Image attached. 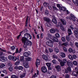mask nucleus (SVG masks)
Here are the masks:
<instances>
[{"label": "nucleus", "instance_id": "nucleus-1", "mask_svg": "<svg viewBox=\"0 0 78 78\" xmlns=\"http://www.w3.org/2000/svg\"><path fill=\"white\" fill-rule=\"evenodd\" d=\"M53 42H54V41L49 40V41L46 42V44L47 45L51 47H53Z\"/></svg>", "mask_w": 78, "mask_h": 78}, {"label": "nucleus", "instance_id": "nucleus-2", "mask_svg": "<svg viewBox=\"0 0 78 78\" xmlns=\"http://www.w3.org/2000/svg\"><path fill=\"white\" fill-rule=\"evenodd\" d=\"M22 41L23 43L24 44L23 45V47H24V48H27V44L25 43V42H26V41H27V38L25 37H22Z\"/></svg>", "mask_w": 78, "mask_h": 78}, {"label": "nucleus", "instance_id": "nucleus-3", "mask_svg": "<svg viewBox=\"0 0 78 78\" xmlns=\"http://www.w3.org/2000/svg\"><path fill=\"white\" fill-rule=\"evenodd\" d=\"M58 25L60 27V28L62 31H66V29H64V27L62 23L61 22H58Z\"/></svg>", "mask_w": 78, "mask_h": 78}, {"label": "nucleus", "instance_id": "nucleus-4", "mask_svg": "<svg viewBox=\"0 0 78 78\" xmlns=\"http://www.w3.org/2000/svg\"><path fill=\"white\" fill-rule=\"evenodd\" d=\"M66 62H67V59H64L63 60V62L62 61L60 62V65L61 66H62V67L64 66V64H65Z\"/></svg>", "mask_w": 78, "mask_h": 78}, {"label": "nucleus", "instance_id": "nucleus-5", "mask_svg": "<svg viewBox=\"0 0 78 78\" xmlns=\"http://www.w3.org/2000/svg\"><path fill=\"white\" fill-rule=\"evenodd\" d=\"M52 37H53V36H52V35H50V34H47V37L46 38V39L47 40H50V39H52Z\"/></svg>", "mask_w": 78, "mask_h": 78}, {"label": "nucleus", "instance_id": "nucleus-6", "mask_svg": "<svg viewBox=\"0 0 78 78\" xmlns=\"http://www.w3.org/2000/svg\"><path fill=\"white\" fill-rule=\"evenodd\" d=\"M41 71H42V72H43V73H46V72H47V68H46V67L44 66L42 67Z\"/></svg>", "mask_w": 78, "mask_h": 78}, {"label": "nucleus", "instance_id": "nucleus-7", "mask_svg": "<svg viewBox=\"0 0 78 78\" xmlns=\"http://www.w3.org/2000/svg\"><path fill=\"white\" fill-rule=\"evenodd\" d=\"M52 41L53 42H59V41H58V38H56V37H55L54 36H52Z\"/></svg>", "mask_w": 78, "mask_h": 78}, {"label": "nucleus", "instance_id": "nucleus-8", "mask_svg": "<svg viewBox=\"0 0 78 78\" xmlns=\"http://www.w3.org/2000/svg\"><path fill=\"white\" fill-rule=\"evenodd\" d=\"M67 63L69 67L70 68H71V67H72V66H73V65L72 64V63L70 62V61H67Z\"/></svg>", "mask_w": 78, "mask_h": 78}, {"label": "nucleus", "instance_id": "nucleus-9", "mask_svg": "<svg viewBox=\"0 0 78 78\" xmlns=\"http://www.w3.org/2000/svg\"><path fill=\"white\" fill-rule=\"evenodd\" d=\"M71 16L72 17L73 19H72V18H71L70 20H72V19L73 20V21H74V22L76 21V19H75V18H76V17L75 16L73 15V14H70Z\"/></svg>", "mask_w": 78, "mask_h": 78}, {"label": "nucleus", "instance_id": "nucleus-10", "mask_svg": "<svg viewBox=\"0 0 78 78\" xmlns=\"http://www.w3.org/2000/svg\"><path fill=\"white\" fill-rule=\"evenodd\" d=\"M23 64L25 68H27L29 67V66H28V63H27L26 62H23Z\"/></svg>", "mask_w": 78, "mask_h": 78}, {"label": "nucleus", "instance_id": "nucleus-11", "mask_svg": "<svg viewBox=\"0 0 78 78\" xmlns=\"http://www.w3.org/2000/svg\"><path fill=\"white\" fill-rule=\"evenodd\" d=\"M0 60L2 61L3 60L4 61H8V58L4 57H2L0 58Z\"/></svg>", "mask_w": 78, "mask_h": 78}, {"label": "nucleus", "instance_id": "nucleus-12", "mask_svg": "<svg viewBox=\"0 0 78 78\" xmlns=\"http://www.w3.org/2000/svg\"><path fill=\"white\" fill-rule=\"evenodd\" d=\"M26 44L29 46H31L32 45V42L31 41H28L26 42Z\"/></svg>", "mask_w": 78, "mask_h": 78}, {"label": "nucleus", "instance_id": "nucleus-13", "mask_svg": "<svg viewBox=\"0 0 78 78\" xmlns=\"http://www.w3.org/2000/svg\"><path fill=\"white\" fill-rule=\"evenodd\" d=\"M36 66L37 67L38 66H39L40 65V61L39 59H37V61L36 62Z\"/></svg>", "mask_w": 78, "mask_h": 78}, {"label": "nucleus", "instance_id": "nucleus-14", "mask_svg": "<svg viewBox=\"0 0 78 78\" xmlns=\"http://www.w3.org/2000/svg\"><path fill=\"white\" fill-rule=\"evenodd\" d=\"M60 56L62 58H65L66 57V54L64 52H61L60 53Z\"/></svg>", "mask_w": 78, "mask_h": 78}, {"label": "nucleus", "instance_id": "nucleus-15", "mask_svg": "<svg viewBox=\"0 0 78 78\" xmlns=\"http://www.w3.org/2000/svg\"><path fill=\"white\" fill-rule=\"evenodd\" d=\"M55 68L56 69L58 72H59L61 70V66L59 65H57L55 66Z\"/></svg>", "mask_w": 78, "mask_h": 78}, {"label": "nucleus", "instance_id": "nucleus-16", "mask_svg": "<svg viewBox=\"0 0 78 78\" xmlns=\"http://www.w3.org/2000/svg\"><path fill=\"white\" fill-rule=\"evenodd\" d=\"M39 75V71L37 70L36 73H35L34 76H33L32 78H36Z\"/></svg>", "mask_w": 78, "mask_h": 78}, {"label": "nucleus", "instance_id": "nucleus-17", "mask_svg": "<svg viewBox=\"0 0 78 78\" xmlns=\"http://www.w3.org/2000/svg\"><path fill=\"white\" fill-rule=\"evenodd\" d=\"M61 21L62 22L63 25H66V21L64 19H61Z\"/></svg>", "mask_w": 78, "mask_h": 78}, {"label": "nucleus", "instance_id": "nucleus-18", "mask_svg": "<svg viewBox=\"0 0 78 78\" xmlns=\"http://www.w3.org/2000/svg\"><path fill=\"white\" fill-rule=\"evenodd\" d=\"M43 19L45 21H46V22H49L50 21V20L49 18L46 17H44Z\"/></svg>", "mask_w": 78, "mask_h": 78}, {"label": "nucleus", "instance_id": "nucleus-19", "mask_svg": "<svg viewBox=\"0 0 78 78\" xmlns=\"http://www.w3.org/2000/svg\"><path fill=\"white\" fill-rule=\"evenodd\" d=\"M46 65L47 66V67H48V69L49 70H51V68L50 67L51 66V64L50 63H46Z\"/></svg>", "mask_w": 78, "mask_h": 78}, {"label": "nucleus", "instance_id": "nucleus-20", "mask_svg": "<svg viewBox=\"0 0 78 78\" xmlns=\"http://www.w3.org/2000/svg\"><path fill=\"white\" fill-rule=\"evenodd\" d=\"M42 58L44 60H47L48 59V57L45 55H43Z\"/></svg>", "mask_w": 78, "mask_h": 78}, {"label": "nucleus", "instance_id": "nucleus-21", "mask_svg": "<svg viewBox=\"0 0 78 78\" xmlns=\"http://www.w3.org/2000/svg\"><path fill=\"white\" fill-rule=\"evenodd\" d=\"M66 8L65 7H62L60 9V10L64 12L66 11Z\"/></svg>", "mask_w": 78, "mask_h": 78}, {"label": "nucleus", "instance_id": "nucleus-22", "mask_svg": "<svg viewBox=\"0 0 78 78\" xmlns=\"http://www.w3.org/2000/svg\"><path fill=\"white\" fill-rule=\"evenodd\" d=\"M73 2L77 6H78V0H73Z\"/></svg>", "mask_w": 78, "mask_h": 78}, {"label": "nucleus", "instance_id": "nucleus-23", "mask_svg": "<svg viewBox=\"0 0 78 78\" xmlns=\"http://www.w3.org/2000/svg\"><path fill=\"white\" fill-rule=\"evenodd\" d=\"M45 26L46 27H51V24H50L48 23L47 22L45 24Z\"/></svg>", "mask_w": 78, "mask_h": 78}, {"label": "nucleus", "instance_id": "nucleus-24", "mask_svg": "<svg viewBox=\"0 0 78 78\" xmlns=\"http://www.w3.org/2000/svg\"><path fill=\"white\" fill-rule=\"evenodd\" d=\"M52 21L55 24H56L57 23V20L55 18H54L52 19Z\"/></svg>", "mask_w": 78, "mask_h": 78}, {"label": "nucleus", "instance_id": "nucleus-25", "mask_svg": "<svg viewBox=\"0 0 78 78\" xmlns=\"http://www.w3.org/2000/svg\"><path fill=\"white\" fill-rule=\"evenodd\" d=\"M25 59L27 61H31L32 60V58L30 57H27V58H26Z\"/></svg>", "mask_w": 78, "mask_h": 78}, {"label": "nucleus", "instance_id": "nucleus-26", "mask_svg": "<svg viewBox=\"0 0 78 78\" xmlns=\"http://www.w3.org/2000/svg\"><path fill=\"white\" fill-rule=\"evenodd\" d=\"M50 31L51 33H55L56 30H55V29H51V30H50Z\"/></svg>", "mask_w": 78, "mask_h": 78}, {"label": "nucleus", "instance_id": "nucleus-27", "mask_svg": "<svg viewBox=\"0 0 78 78\" xmlns=\"http://www.w3.org/2000/svg\"><path fill=\"white\" fill-rule=\"evenodd\" d=\"M23 56L25 57H27V56H29V54L27 52H25L23 54Z\"/></svg>", "mask_w": 78, "mask_h": 78}, {"label": "nucleus", "instance_id": "nucleus-28", "mask_svg": "<svg viewBox=\"0 0 78 78\" xmlns=\"http://www.w3.org/2000/svg\"><path fill=\"white\" fill-rule=\"evenodd\" d=\"M68 32L69 35H71V34H72V30L70 29H69L68 30Z\"/></svg>", "mask_w": 78, "mask_h": 78}, {"label": "nucleus", "instance_id": "nucleus-29", "mask_svg": "<svg viewBox=\"0 0 78 78\" xmlns=\"http://www.w3.org/2000/svg\"><path fill=\"white\" fill-rule=\"evenodd\" d=\"M41 28H40V26H38V29L39 30H40V31H41V30H42V31H44V29H43V27H42V25H41Z\"/></svg>", "mask_w": 78, "mask_h": 78}, {"label": "nucleus", "instance_id": "nucleus-30", "mask_svg": "<svg viewBox=\"0 0 78 78\" xmlns=\"http://www.w3.org/2000/svg\"><path fill=\"white\" fill-rule=\"evenodd\" d=\"M20 61H22V62H25V60H24V58L23 56H21L20 57Z\"/></svg>", "mask_w": 78, "mask_h": 78}, {"label": "nucleus", "instance_id": "nucleus-31", "mask_svg": "<svg viewBox=\"0 0 78 78\" xmlns=\"http://www.w3.org/2000/svg\"><path fill=\"white\" fill-rule=\"evenodd\" d=\"M25 74L23 73L20 75V78H23V77H25Z\"/></svg>", "mask_w": 78, "mask_h": 78}, {"label": "nucleus", "instance_id": "nucleus-32", "mask_svg": "<svg viewBox=\"0 0 78 78\" xmlns=\"http://www.w3.org/2000/svg\"><path fill=\"white\" fill-rule=\"evenodd\" d=\"M5 64L4 63H2L0 65V68H3L4 67H5Z\"/></svg>", "mask_w": 78, "mask_h": 78}, {"label": "nucleus", "instance_id": "nucleus-33", "mask_svg": "<svg viewBox=\"0 0 78 78\" xmlns=\"http://www.w3.org/2000/svg\"><path fill=\"white\" fill-rule=\"evenodd\" d=\"M43 5L45 7H47L48 6V4L47 2H45L43 4Z\"/></svg>", "mask_w": 78, "mask_h": 78}, {"label": "nucleus", "instance_id": "nucleus-34", "mask_svg": "<svg viewBox=\"0 0 78 78\" xmlns=\"http://www.w3.org/2000/svg\"><path fill=\"white\" fill-rule=\"evenodd\" d=\"M17 58L15 57V56H13V58H12V61H16L17 60Z\"/></svg>", "mask_w": 78, "mask_h": 78}, {"label": "nucleus", "instance_id": "nucleus-35", "mask_svg": "<svg viewBox=\"0 0 78 78\" xmlns=\"http://www.w3.org/2000/svg\"><path fill=\"white\" fill-rule=\"evenodd\" d=\"M73 63L74 65V66H77L78 64V63L77 62V61H74L73 62Z\"/></svg>", "mask_w": 78, "mask_h": 78}, {"label": "nucleus", "instance_id": "nucleus-36", "mask_svg": "<svg viewBox=\"0 0 78 78\" xmlns=\"http://www.w3.org/2000/svg\"><path fill=\"white\" fill-rule=\"evenodd\" d=\"M13 58V56L12 55L9 56V60H12Z\"/></svg>", "mask_w": 78, "mask_h": 78}, {"label": "nucleus", "instance_id": "nucleus-37", "mask_svg": "<svg viewBox=\"0 0 78 78\" xmlns=\"http://www.w3.org/2000/svg\"><path fill=\"white\" fill-rule=\"evenodd\" d=\"M52 62L53 64H56L58 63V62L56 61V60H53L52 61Z\"/></svg>", "mask_w": 78, "mask_h": 78}, {"label": "nucleus", "instance_id": "nucleus-38", "mask_svg": "<svg viewBox=\"0 0 78 78\" xmlns=\"http://www.w3.org/2000/svg\"><path fill=\"white\" fill-rule=\"evenodd\" d=\"M66 39L67 41H70V37L69 36H66Z\"/></svg>", "mask_w": 78, "mask_h": 78}, {"label": "nucleus", "instance_id": "nucleus-39", "mask_svg": "<svg viewBox=\"0 0 78 78\" xmlns=\"http://www.w3.org/2000/svg\"><path fill=\"white\" fill-rule=\"evenodd\" d=\"M54 51L56 53H59V49H58V48H55Z\"/></svg>", "mask_w": 78, "mask_h": 78}, {"label": "nucleus", "instance_id": "nucleus-40", "mask_svg": "<svg viewBox=\"0 0 78 78\" xmlns=\"http://www.w3.org/2000/svg\"><path fill=\"white\" fill-rule=\"evenodd\" d=\"M69 58L71 60H73V57H72V55H69L68 56Z\"/></svg>", "mask_w": 78, "mask_h": 78}, {"label": "nucleus", "instance_id": "nucleus-41", "mask_svg": "<svg viewBox=\"0 0 78 78\" xmlns=\"http://www.w3.org/2000/svg\"><path fill=\"white\" fill-rule=\"evenodd\" d=\"M19 64H20V62L19 61H17L15 63V66H17V65H19Z\"/></svg>", "mask_w": 78, "mask_h": 78}, {"label": "nucleus", "instance_id": "nucleus-42", "mask_svg": "<svg viewBox=\"0 0 78 78\" xmlns=\"http://www.w3.org/2000/svg\"><path fill=\"white\" fill-rule=\"evenodd\" d=\"M28 18H29V17L28 16H27V19H26V26L27 27V24H28Z\"/></svg>", "mask_w": 78, "mask_h": 78}, {"label": "nucleus", "instance_id": "nucleus-43", "mask_svg": "<svg viewBox=\"0 0 78 78\" xmlns=\"http://www.w3.org/2000/svg\"><path fill=\"white\" fill-rule=\"evenodd\" d=\"M55 36L56 37H59L60 35H59V34L58 33H56L55 34Z\"/></svg>", "mask_w": 78, "mask_h": 78}, {"label": "nucleus", "instance_id": "nucleus-44", "mask_svg": "<svg viewBox=\"0 0 78 78\" xmlns=\"http://www.w3.org/2000/svg\"><path fill=\"white\" fill-rule=\"evenodd\" d=\"M52 58H54V59H57L58 58V56H56L55 55H53Z\"/></svg>", "mask_w": 78, "mask_h": 78}, {"label": "nucleus", "instance_id": "nucleus-45", "mask_svg": "<svg viewBox=\"0 0 78 78\" xmlns=\"http://www.w3.org/2000/svg\"><path fill=\"white\" fill-rule=\"evenodd\" d=\"M62 45H64L65 46H67L68 45H69V43L67 42H66L62 44Z\"/></svg>", "mask_w": 78, "mask_h": 78}, {"label": "nucleus", "instance_id": "nucleus-46", "mask_svg": "<svg viewBox=\"0 0 78 78\" xmlns=\"http://www.w3.org/2000/svg\"><path fill=\"white\" fill-rule=\"evenodd\" d=\"M9 69L10 72H12L13 70V68L10 67L9 68Z\"/></svg>", "mask_w": 78, "mask_h": 78}, {"label": "nucleus", "instance_id": "nucleus-47", "mask_svg": "<svg viewBox=\"0 0 78 78\" xmlns=\"http://www.w3.org/2000/svg\"><path fill=\"white\" fill-rule=\"evenodd\" d=\"M73 58L74 59H76L77 58V56L75 55H73Z\"/></svg>", "mask_w": 78, "mask_h": 78}, {"label": "nucleus", "instance_id": "nucleus-48", "mask_svg": "<svg viewBox=\"0 0 78 78\" xmlns=\"http://www.w3.org/2000/svg\"><path fill=\"white\" fill-rule=\"evenodd\" d=\"M11 49L12 50H14L16 49V47L14 46H12L11 47Z\"/></svg>", "mask_w": 78, "mask_h": 78}, {"label": "nucleus", "instance_id": "nucleus-49", "mask_svg": "<svg viewBox=\"0 0 78 78\" xmlns=\"http://www.w3.org/2000/svg\"><path fill=\"white\" fill-rule=\"evenodd\" d=\"M48 50L50 53H51V52H53V49H51V48H49L48 49Z\"/></svg>", "mask_w": 78, "mask_h": 78}, {"label": "nucleus", "instance_id": "nucleus-50", "mask_svg": "<svg viewBox=\"0 0 78 78\" xmlns=\"http://www.w3.org/2000/svg\"><path fill=\"white\" fill-rule=\"evenodd\" d=\"M11 78H17V76L15 75H12L11 77Z\"/></svg>", "mask_w": 78, "mask_h": 78}, {"label": "nucleus", "instance_id": "nucleus-51", "mask_svg": "<svg viewBox=\"0 0 78 78\" xmlns=\"http://www.w3.org/2000/svg\"><path fill=\"white\" fill-rule=\"evenodd\" d=\"M23 67L22 66H18V69L19 70H23Z\"/></svg>", "mask_w": 78, "mask_h": 78}, {"label": "nucleus", "instance_id": "nucleus-52", "mask_svg": "<svg viewBox=\"0 0 78 78\" xmlns=\"http://www.w3.org/2000/svg\"><path fill=\"white\" fill-rule=\"evenodd\" d=\"M45 14L46 15H47V16H48V15H49V13H48V11L46 10H45Z\"/></svg>", "mask_w": 78, "mask_h": 78}, {"label": "nucleus", "instance_id": "nucleus-53", "mask_svg": "<svg viewBox=\"0 0 78 78\" xmlns=\"http://www.w3.org/2000/svg\"><path fill=\"white\" fill-rule=\"evenodd\" d=\"M30 34L28 33H26L24 35V36H27L28 38L29 37V36Z\"/></svg>", "mask_w": 78, "mask_h": 78}, {"label": "nucleus", "instance_id": "nucleus-54", "mask_svg": "<svg viewBox=\"0 0 78 78\" xmlns=\"http://www.w3.org/2000/svg\"><path fill=\"white\" fill-rule=\"evenodd\" d=\"M62 40L63 42H66V39H65V38L64 37H62Z\"/></svg>", "mask_w": 78, "mask_h": 78}, {"label": "nucleus", "instance_id": "nucleus-55", "mask_svg": "<svg viewBox=\"0 0 78 78\" xmlns=\"http://www.w3.org/2000/svg\"><path fill=\"white\" fill-rule=\"evenodd\" d=\"M74 33L76 34H78V30H75Z\"/></svg>", "mask_w": 78, "mask_h": 78}, {"label": "nucleus", "instance_id": "nucleus-56", "mask_svg": "<svg viewBox=\"0 0 78 78\" xmlns=\"http://www.w3.org/2000/svg\"><path fill=\"white\" fill-rule=\"evenodd\" d=\"M2 72L4 73H5V74H7V71L5 70H3Z\"/></svg>", "mask_w": 78, "mask_h": 78}, {"label": "nucleus", "instance_id": "nucleus-57", "mask_svg": "<svg viewBox=\"0 0 78 78\" xmlns=\"http://www.w3.org/2000/svg\"><path fill=\"white\" fill-rule=\"evenodd\" d=\"M73 50H72V48H69L68 50V51L70 53H72V52Z\"/></svg>", "mask_w": 78, "mask_h": 78}, {"label": "nucleus", "instance_id": "nucleus-58", "mask_svg": "<svg viewBox=\"0 0 78 78\" xmlns=\"http://www.w3.org/2000/svg\"><path fill=\"white\" fill-rule=\"evenodd\" d=\"M44 37V34L41 33L40 34V37L41 38H43Z\"/></svg>", "mask_w": 78, "mask_h": 78}, {"label": "nucleus", "instance_id": "nucleus-59", "mask_svg": "<svg viewBox=\"0 0 78 78\" xmlns=\"http://www.w3.org/2000/svg\"><path fill=\"white\" fill-rule=\"evenodd\" d=\"M75 72L73 71L72 72V73L73 75H74L75 76H77V75L75 74Z\"/></svg>", "mask_w": 78, "mask_h": 78}, {"label": "nucleus", "instance_id": "nucleus-60", "mask_svg": "<svg viewBox=\"0 0 78 78\" xmlns=\"http://www.w3.org/2000/svg\"><path fill=\"white\" fill-rule=\"evenodd\" d=\"M50 78H56V76H52L50 77Z\"/></svg>", "mask_w": 78, "mask_h": 78}, {"label": "nucleus", "instance_id": "nucleus-61", "mask_svg": "<svg viewBox=\"0 0 78 78\" xmlns=\"http://www.w3.org/2000/svg\"><path fill=\"white\" fill-rule=\"evenodd\" d=\"M67 70H68V71H69V72H71V69H70V68L68 67L67 68Z\"/></svg>", "mask_w": 78, "mask_h": 78}, {"label": "nucleus", "instance_id": "nucleus-62", "mask_svg": "<svg viewBox=\"0 0 78 78\" xmlns=\"http://www.w3.org/2000/svg\"><path fill=\"white\" fill-rule=\"evenodd\" d=\"M70 28H71L72 30L74 29V27H73V26H70Z\"/></svg>", "mask_w": 78, "mask_h": 78}, {"label": "nucleus", "instance_id": "nucleus-63", "mask_svg": "<svg viewBox=\"0 0 78 78\" xmlns=\"http://www.w3.org/2000/svg\"><path fill=\"white\" fill-rule=\"evenodd\" d=\"M1 55H5V54L3 53V52L0 51V56Z\"/></svg>", "mask_w": 78, "mask_h": 78}, {"label": "nucleus", "instance_id": "nucleus-64", "mask_svg": "<svg viewBox=\"0 0 78 78\" xmlns=\"http://www.w3.org/2000/svg\"><path fill=\"white\" fill-rule=\"evenodd\" d=\"M75 45L77 48H78V42H76L75 43Z\"/></svg>", "mask_w": 78, "mask_h": 78}]
</instances>
